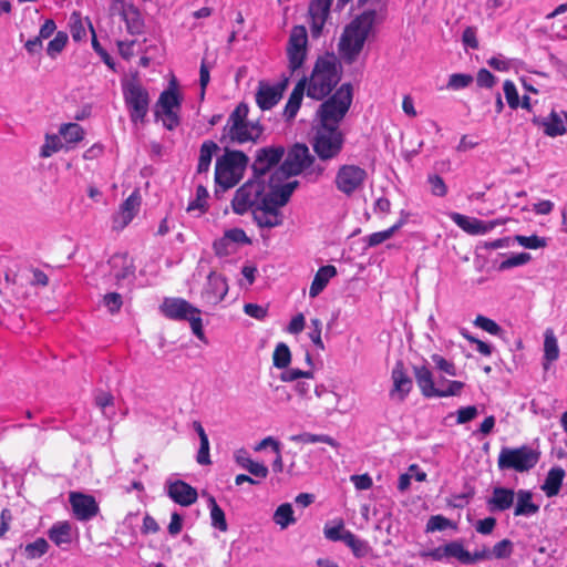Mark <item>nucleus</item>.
Returning a JSON list of instances; mask_svg holds the SVG:
<instances>
[{
	"label": "nucleus",
	"instance_id": "obj_2",
	"mask_svg": "<svg viewBox=\"0 0 567 567\" xmlns=\"http://www.w3.org/2000/svg\"><path fill=\"white\" fill-rule=\"evenodd\" d=\"M249 106L247 103H239L229 114L220 137L221 143L243 145L245 143H257L262 133L264 126L259 121H249Z\"/></svg>",
	"mask_w": 567,
	"mask_h": 567
},
{
	"label": "nucleus",
	"instance_id": "obj_11",
	"mask_svg": "<svg viewBox=\"0 0 567 567\" xmlns=\"http://www.w3.org/2000/svg\"><path fill=\"white\" fill-rule=\"evenodd\" d=\"M182 106V96L177 92L176 84L173 81L168 89L164 90L156 102L154 115L156 121L162 120L163 125L168 131L175 130L181 124L179 110Z\"/></svg>",
	"mask_w": 567,
	"mask_h": 567
},
{
	"label": "nucleus",
	"instance_id": "obj_29",
	"mask_svg": "<svg viewBox=\"0 0 567 567\" xmlns=\"http://www.w3.org/2000/svg\"><path fill=\"white\" fill-rule=\"evenodd\" d=\"M307 86V78H302L298 81L296 86L293 87L288 102L284 110V116L287 121H291L296 117L303 99V94Z\"/></svg>",
	"mask_w": 567,
	"mask_h": 567
},
{
	"label": "nucleus",
	"instance_id": "obj_34",
	"mask_svg": "<svg viewBox=\"0 0 567 567\" xmlns=\"http://www.w3.org/2000/svg\"><path fill=\"white\" fill-rule=\"evenodd\" d=\"M565 477V471L560 466L551 467L542 485V491L547 497H554L558 495L563 481Z\"/></svg>",
	"mask_w": 567,
	"mask_h": 567
},
{
	"label": "nucleus",
	"instance_id": "obj_40",
	"mask_svg": "<svg viewBox=\"0 0 567 567\" xmlns=\"http://www.w3.org/2000/svg\"><path fill=\"white\" fill-rule=\"evenodd\" d=\"M344 544L351 549L357 558H362L371 553V546L364 539L358 538L352 532L346 535Z\"/></svg>",
	"mask_w": 567,
	"mask_h": 567
},
{
	"label": "nucleus",
	"instance_id": "obj_41",
	"mask_svg": "<svg viewBox=\"0 0 567 567\" xmlns=\"http://www.w3.org/2000/svg\"><path fill=\"white\" fill-rule=\"evenodd\" d=\"M59 133L66 143L72 144L81 142L85 135L83 127L78 123L62 124Z\"/></svg>",
	"mask_w": 567,
	"mask_h": 567
},
{
	"label": "nucleus",
	"instance_id": "obj_18",
	"mask_svg": "<svg viewBox=\"0 0 567 567\" xmlns=\"http://www.w3.org/2000/svg\"><path fill=\"white\" fill-rule=\"evenodd\" d=\"M69 501L78 520L87 522L99 514V504L92 495L72 492Z\"/></svg>",
	"mask_w": 567,
	"mask_h": 567
},
{
	"label": "nucleus",
	"instance_id": "obj_61",
	"mask_svg": "<svg viewBox=\"0 0 567 567\" xmlns=\"http://www.w3.org/2000/svg\"><path fill=\"white\" fill-rule=\"evenodd\" d=\"M452 525L451 520L442 515H433L429 518L425 527L426 533L444 530Z\"/></svg>",
	"mask_w": 567,
	"mask_h": 567
},
{
	"label": "nucleus",
	"instance_id": "obj_8",
	"mask_svg": "<svg viewBox=\"0 0 567 567\" xmlns=\"http://www.w3.org/2000/svg\"><path fill=\"white\" fill-rule=\"evenodd\" d=\"M267 184L265 179L256 176L248 179L235 193L231 200V208L235 214L244 215L248 210L254 212L261 205H266Z\"/></svg>",
	"mask_w": 567,
	"mask_h": 567
},
{
	"label": "nucleus",
	"instance_id": "obj_9",
	"mask_svg": "<svg viewBox=\"0 0 567 567\" xmlns=\"http://www.w3.org/2000/svg\"><path fill=\"white\" fill-rule=\"evenodd\" d=\"M122 92L131 122L144 124L151 102L147 89L137 80H128L122 83Z\"/></svg>",
	"mask_w": 567,
	"mask_h": 567
},
{
	"label": "nucleus",
	"instance_id": "obj_7",
	"mask_svg": "<svg viewBox=\"0 0 567 567\" xmlns=\"http://www.w3.org/2000/svg\"><path fill=\"white\" fill-rule=\"evenodd\" d=\"M540 458V451L527 444L518 447H502L497 466L501 471L513 470L518 473H525L536 466Z\"/></svg>",
	"mask_w": 567,
	"mask_h": 567
},
{
	"label": "nucleus",
	"instance_id": "obj_13",
	"mask_svg": "<svg viewBox=\"0 0 567 567\" xmlns=\"http://www.w3.org/2000/svg\"><path fill=\"white\" fill-rule=\"evenodd\" d=\"M368 179V172L355 164H342L334 176L336 188L347 197L361 190Z\"/></svg>",
	"mask_w": 567,
	"mask_h": 567
},
{
	"label": "nucleus",
	"instance_id": "obj_33",
	"mask_svg": "<svg viewBox=\"0 0 567 567\" xmlns=\"http://www.w3.org/2000/svg\"><path fill=\"white\" fill-rule=\"evenodd\" d=\"M48 537L56 546L70 545L72 543V526L68 520L54 523L48 530Z\"/></svg>",
	"mask_w": 567,
	"mask_h": 567
},
{
	"label": "nucleus",
	"instance_id": "obj_44",
	"mask_svg": "<svg viewBox=\"0 0 567 567\" xmlns=\"http://www.w3.org/2000/svg\"><path fill=\"white\" fill-rule=\"evenodd\" d=\"M292 442L303 443V444H313V443H326L331 446H337V442L327 434H312V433H301L297 435H292L290 437Z\"/></svg>",
	"mask_w": 567,
	"mask_h": 567
},
{
	"label": "nucleus",
	"instance_id": "obj_52",
	"mask_svg": "<svg viewBox=\"0 0 567 567\" xmlns=\"http://www.w3.org/2000/svg\"><path fill=\"white\" fill-rule=\"evenodd\" d=\"M513 542L505 538L494 545L493 549L491 550V557L497 559H506L513 554Z\"/></svg>",
	"mask_w": 567,
	"mask_h": 567
},
{
	"label": "nucleus",
	"instance_id": "obj_60",
	"mask_svg": "<svg viewBox=\"0 0 567 567\" xmlns=\"http://www.w3.org/2000/svg\"><path fill=\"white\" fill-rule=\"evenodd\" d=\"M315 393L318 398L324 396L333 400L334 404H332L331 406H326V413L328 415H331L333 412L338 411V403L340 401V396L337 393L328 391L324 385H316Z\"/></svg>",
	"mask_w": 567,
	"mask_h": 567
},
{
	"label": "nucleus",
	"instance_id": "obj_10",
	"mask_svg": "<svg viewBox=\"0 0 567 567\" xmlns=\"http://www.w3.org/2000/svg\"><path fill=\"white\" fill-rule=\"evenodd\" d=\"M344 145V134L339 127L317 125L312 138V148L321 161L337 158Z\"/></svg>",
	"mask_w": 567,
	"mask_h": 567
},
{
	"label": "nucleus",
	"instance_id": "obj_6",
	"mask_svg": "<svg viewBox=\"0 0 567 567\" xmlns=\"http://www.w3.org/2000/svg\"><path fill=\"white\" fill-rule=\"evenodd\" d=\"M164 317L175 321H188L193 333L199 339L205 340L203 329L202 311L183 298L166 297L159 306Z\"/></svg>",
	"mask_w": 567,
	"mask_h": 567
},
{
	"label": "nucleus",
	"instance_id": "obj_19",
	"mask_svg": "<svg viewBox=\"0 0 567 567\" xmlns=\"http://www.w3.org/2000/svg\"><path fill=\"white\" fill-rule=\"evenodd\" d=\"M423 556L430 557L435 561L456 559L461 564L470 561V551L465 549L461 540H452L443 546H439L425 553Z\"/></svg>",
	"mask_w": 567,
	"mask_h": 567
},
{
	"label": "nucleus",
	"instance_id": "obj_36",
	"mask_svg": "<svg viewBox=\"0 0 567 567\" xmlns=\"http://www.w3.org/2000/svg\"><path fill=\"white\" fill-rule=\"evenodd\" d=\"M218 145L214 141H205L199 148L197 173L204 174L209 171L213 155L218 151Z\"/></svg>",
	"mask_w": 567,
	"mask_h": 567
},
{
	"label": "nucleus",
	"instance_id": "obj_3",
	"mask_svg": "<svg viewBox=\"0 0 567 567\" xmlns=\"http://www.w3.org/2000/svg\"><path fill=\"white\" fill-rule=\"evenodd\" d=\"M341 80V68L334 55L320 56L307 83V95L313 100H323Z\"/></svg>",
	"mask_w": 567,
	"mask_h": 567
},
{
	"label": "nucleus",
	"instance_id": "obj_42",
	"mask_svg": "<svg viewBox=\"0 0 567 567\" xmlns=\"http://www.w3.org/2000/svg\"><path fill=\"white\" fill-rule=\"evenodd\" d=\"M350 530L344 528V522L337 519L332 522V525L326 524L323 528L324 537L331 542H346V535Z\"/></svg>",
	"mask_w": 567,
	"mask_h": 567
},
{
	"label": "nucleus",
	"instance_id": "obj_5",
	"mask_svg": "<svg viewBox=\"0 0 567 567\" xmlns=\"http://www.w3.org/2000/svg\"><path fill=\"white\" fill-rule=\"evenodd\" d=\"M353 99L352 85L343 83L328 100L318 109V125L339 127V124L348 113Z\"/></svg>",
	"mask_w": 567,
	"mask_h": 567
},
{
	"label": "nucleus",
	"instance_id": "obj_38",
	"mask_svg": "<svg viewBox=\"0 0 567 567\" xmlns=\"http://www.w3.org/2000/svg\"><path fill=\"white\" fill-rule=\"evenodd\" d=\"M208 508L210 514L212 526L220 532L228 529L225 512L217 504L214 496L208 497Z\"/></svg>",
	"mask_w": 567,
	"mask_h": 567
},
{
	"label": "nucleus",
	"instance_id": "obj_22",
	"mask_svg": "<svg viewBox=\"0 0 567 567\" xmlns=\"http://www.w3.org/2000/svg\"><path fill=\"white\" fill-rule=\"evenodd\" d=\"M451 220L457 225L462 230L470 235H481L492 230L499 221H483L474 217H468L460 213H451Z\"/></svg>",
	"mask_w": 567,
	"mask_h": 567
},
{
	"label": "nucleus",
	"instance_id": "obj_46",
	"mask_svg": "<svg viewBox=\"0 0 567 567\" xmlns=\"http://www.w3.org/2000/svg\"><path fill=\"white\" fill-rule=\"evenodd\" d=\"M208 190L205 186L198 185L196 188V197L188 203L187 212L198 210L204 214L207 209Z\"/></svg>",
	"mask_w": 567,
	"mask_h": 567
},
{
	"label": "nucleus",
	"instance_id": "obj_58",
	"mask_svg": "<svg viewBox=\"0 0 567 567\" xmlns=\"http://www.w3.org/2000/svg\"><path fill=\"white\" fill-rule=\"evenodd\" d=\"M213 249L219 257H226L236 251V247L227 239L225 235L214 241Z\"/></svg>",
	"mask_w": 567,
	"mask_h": 567
},
{
	"label": "nucleus",
	"instance_id": "obj_28",
	"mask_svg": "<svg viewBox=\"0 0 567 567\" xmlns=\"http://www.w3.org/2000/svg\"><path fill=\"white\" fill-rule=\"evenodd\" d=\"M542 125L547 136L556 137L567 134V112L551 111L547 117L543 118Z\"/></svg>",
	"mask_w": 567,
	"mask_h": 567
},
{
	"label": "nucleus",
	"instance_id": "obj_20",
	"mask_svg": "<svg viewBox=\"0 0 567 567\" xmlns=\"http://www.w3.org/2000/svg\"><path fill=\"white\" fill-rule=\"evenodd\" d=\"M391 379L393 386L390 390V398L403 402L413 388V381L409 377L402 360L395 362Z\"/></svg>",
	"mask_w": 567,
	"mask_h": 567
},
{
	"label": "nucleus",
	"instance_id": "obj_4",
	"mask_svg": "<svg viewBox=\"0 0 567 567\" xmlns=\"http://www.w3.org/2000/svg\"><path fill=\"white\" fill-rule=\"evenodd\" d=\"M248 163L249 157L244 152L225 147L224 154L217 158L215 165L217 187L227 190L237 185L244 177Z\"/></svg>",
	"mask_w": 567,
	"mask_h": 567
},
{
	"label": "nucleus",
	"instance_id": "obj_51",
	"mask_svg": "<svg viewBox=\"0 0 567 567\" xmlns=\"http://www.w3.org/2000/svg\"><path fill=\"white\" fill-rule=\"evenodd\" d=\"M87 25H89V30L92 33V48H93V50L101 56L103 62L110 69L114 70V65H115L114 61H113L112 56L107 53V51L105 49H103L102 45L100 44V42L97 41L96 34H95V30H94V28L92 25L91 20H87Z\"/></svg>",
	"mask_w": 567,
	"mask_h": 567
},
{
	"label": "nucleus",
	"instance_id": "obj_21",
	"mask_svg": "<svg viewBox=\"0 0 567 567\" xmlns=\"http://www.w3.org/2000/svg\"><path fill=\"white\" fill-rule=\"evenodd\" d=\"M228 292L226 278L215 271L207 276V282L203 291V298L207 303L217 305L224 300Z\"/></svg>",
	"mask_w": 567,
	"mask_h": 567
},
{
	"label": "nucleus",
	"instance_id": "obj_55",
	"mask_svg": "<svg viewBox=\"0 0 567 567\" xmlns=\"http://www.w3.org/2000/svg\"><path fill=\"white\" fill-rule=\"evenodd\" d=\"M474 324L493 336H499L502 332V328L498 323L482 315L475 318Z\"/></svg>",
	"mask_w": 567,
	"mask_h": 567
},
{
	"label": "nucleus",
	"instance_id": "obj_53",
	"mask_svg": "<svg viewBox=\"0 0 567 567\" xmlns=\"http://www.w3.org/2000/svg\"><path fill=\"white\" fill-rule=\"evenodd\" d=\"M473 82V76L465 73H453L450 75L447 89L457 91L467 87Z\"/></svg>",
	"mask_w": 567,
	"mask_h": 567
},
{
	"label": "nucleus",
	"instance_id": "obj_32",
	"mask_svg": "<svg viewBox=\"0 0 567 567\" xmlns=\"http://www.w3.org/2000/svg\"><path fill=\"white\" fill-rule=\"evenodd\" d=\"M517 502L514 509L515 516L529 517L539 512V506L533 502V493L528 489H519L516 493Z\"/></svg>",
	"mask_w": 567,
	"mask_h": 567
},
{
	"label": "nucleus",
	"instance_id": "obj_30",
	"mask_svg": "<svg viewBox=\"0 0 567 567\" xmlns=\"http://www.w3.org/2000/svg\"><path fill=\"white\" fill-rule=\"evenodd\" d=\"M334 276H337V268L334 266L327 265L320 267L315 275L309 289L310 298H316L319 296L324 290L330 279Z\"/></svg>",
	"mask_w": 567,
	"mask_h": 567
},
{
	"label": "nucleus",
	"instance_id": "obj_59",
	"mask_svg": "<svg viewBox=\"0 0 567 567\" xmlns=\"http://www.w3.org/2000/svg\"><path fill=\"white\" fill-rule=\"evenodd\" d=\"M431 360L437 370L446 373L447 375L455 377L457 374L455 364L442 355L437 353L432 354Z\"/></svg>",
	"mask_w": 567,
	"mask_h": 567
},
{
	"label": "nucleus",
	"instance_id": "obj_27",
	"mask_svg": "<svg viewBox=\"0 0 567 567\" xmlns=\"http://www.w3.org/2000/svg\"><path fill=\"white\" fill-rule=\"evenodd\" d=\"M252 217L261 228H274L282 224V215L279 209L267 203L266 205L259 206L257 209L255 208Z\"/></svg>",
	"mask_w": 567,
	"mask_h": 567
},
{
	"label": "nucleus",
	"instance_id": "obj_17",
	"mask_svg": "<svg viewBox=\"0 0 567 567\" xmlns=\"http://www.w3.org/2000/svg\"><path fill=\"white\" fill-rule=\"evenodd\" d=\"M288 82V78H284L276 84H269L266 81H260L256 92V103L259 109L267 111L276 106L287 89Z\"/></svg>",
	"mask_w": 567,
	"mask_h": 567
},
{
	"label": "nucleus",
	"instance_id": "obj_56",
	"mask_svg": "<svg viewBox=\"0 0 567 567\" xmlns=\"http://www.w3.org/2000/svg\"><path fill=\"white\" fill-rule=\"evenodd\" d=\"M62 147L61 141L56 135H47L45 143L42 145L40 156L43 158L50 157L59 152Z\"/></svg>",
	"mask_w": 567,
	"mask_h": 567
},
{
	"label": "nucleus",
	"instance_id": "obj_16",
	"mask_svg": "<svg viewBox=\"0 0 567 567\" xmlns=\"http://www.w3.org/2000/svg\"><path fill=\"white\" fill-rule=\"evenodd\" d=\"M285 152L286 150L281 145L259 148L256 153V158L251 166L254 176L264 179V176L272 167L279 164L285 155Z\"/></svg>",
	"mask_w": 567,
	"mask_h": 567
},
{
	"label": "nucleus",
	"instance_id": "obj_54",
	"mask_svg": "<svg viewBox=\"0 0 567 567\" xmlns=\"http://www.w3.org/2000/svg\"><path fill=\"white\" fill-rule=\"evenodd\" d=\"M309 329H310V331L308 332V336H309L310 340L313 342V344L318 349L324 350V344H323V341L321 339V330H322V322H321V320L318 319V318L311 319L310 320Z\"/></svg>",
	"mask_w": 567,
	"mask_h": 567
},
{
	"label": "nucleus",
	"instance_id": "obj_64",
	"mask_svg": "<svg viewBox=\"0 0 567 567\" xmlns=\"http://www.w3.org/2000/svg\"><path fill=\"white\" fill-rule=\"evenodd\" d=\"M427 183L431 186V193L434 196L443 197L447 194V186L443 178L436 174L429 175Z\"/></svg>",
	"mask_w": 567,
	"mask_h": 567
},
{
	"label": "nucleus",
	"instance_id": "obj_45",
	"mask_svg": "<svg viewBox=\"0 0 567 567\" xmlns=\"http://www.w3.org/2000/svg\"><path fill=\"white\" fill-rule=\"evenodd\" d=\"M69 35L64 31H58L54 38L47 45V54L51 59H55L66 47Z\"/></svg>",
	"mask_w": 567,
	"mask_h": 567
},
{
	"label": "nucleus",
	"instance_id": "obj_50",
	"mask_svg": "<svg viewBox=\"0 0 567 567\" xmlns=\"http://www.w3.org/2000/svg\"><path fill=\"white\" fill-rule=\"evenodd\" d=\"M49 549V544L44 538H38L24 547L25 556L29 559H35L43 556Z\"/></svg>",
	"mask_w": 567,
	"mask_h": 567
},
{
	"label": "nucleus",
	"instance_id": "obj_15",
	"mask_svg": "<svg viewBox=\"0 0 567 567\" xmlns=\"http://www.w3.org/2000/svg\"><path fill=\"white\" fill-rule=\"evenodd\" d=\"M307 43L308 37L306 28L303 25L293 27L287 45L289 69L292 73L300 69L305 62Z\"/></svg>",
	"mask_w": 567,
	"mask_h": 567
},
{
	"label": "nucleus",
	"instance_id": "obj_37",
	"mask_svg": "<svg viewBox=\"0 0 567 567\" xmlns=\"http://www.w3.org/2000/svg\"><path fill=\"white\" fill-rule=\"evenodd\" d=\"M87 17L85 19L82 18L81 13L74 11L70 16L69 27L71 37L74 42H81L86 40V29H89Z\"/></svg>",
	"mask_w": 567,
	"mask_h": 567
},
{
	"label": "nucleus",
	"instance_id": "obj_12",
	"mask_svg": "<svg viewBox=\"0 0 567 567\" xmlns=\"http://www.w3.org/2000/svg\"><path fill=\"white\" fill-rule=\"evenodd\" d=\"M413 372L417 386L425 398H447L458 395L465 384L461 381H449L447 388L435 386L432 371L426 365H414Z\"/></svg>",
	"mask_w": 567,
	"mask_h": 567
},
{
	"label": "nucleus",
	"instance_id": "obj_1",
	"mask_svg": "<svg viewBox=\"0 0 567 567\" xmlns=\"http://www.w3.org/2000/svg\"><path fill=\"white\" fill-rule=\"evenodd\" d=\"M375 10H365L357 16L343 30L339 40V53L346 63L352 64L361 53L367 39L373 31Z\"/></svg>",
	"mask_w": 567,
	"mask_h": 567
},
{
	"label": "nucleus",
	"instance_id": "obj_47",
	"mask_svg": "<svg viewBox=\"0 0 567 567\" xmlns=\"http://www.w3.org/2000/svg\"><path fill=\"white\" fill-rule=\"evenodd\" d=\"M290 361L291 352L289 347L284 342L278 343L272 355L274 365L278 369H286L290 364Z\"/></svg>",
	"mask_w": 567,
	"mask_h": 567
},
{
	"label": "nucleus",
	"instance_id": "obj_62",
	"mask_svg": "<svg viewBox=\"0 0 567 567\" xmlns=\"http://www.w3.org/2000/svg\"><path fill=\"white\" fill-rule=\"evenodd\" d=\"M227 239L236 247V245H250L251 240L241 228H231L225 231Z\"/></svg>",
	"mask_w": 567,
	"mask_h": 567
},
{
	"label": "nucleus",
	"instance_id": "obj_24",
	"mask_svg": "<svg viewBox=\"0 0 567 567\" xmlns=\"http://www.w3.org/2000/svg\"><path fill=\"white\" fill-rule=\"evenodd\" d=\"M167 495L177 504L182 506H190L197 501V491L188 483L176 480L166 483Z\"/></svg>",
	"mask_w": 567,
	"mask_h": 567
},
{
	"label": "nucleus",
	"instance_id": "obj_63",
	"mask_svg": "<svg viewBox=\"0 0 567 567\" xmlns=\"http://www.w3.org/2000/svg\"><path fill=\"white\" fill-rule=\"evenodd\" d=\"M313 372L312 371H303L297 368L287 369L284 371L280 375V380L284 382H293L298 379H312Z\"/></svg>",
	"mask_w": 567,
	"mask_h": 567
},
{
	"label": "nucleus",
	"instance_id": "obj_57",
	"mask_svg": "<svg viewBox=\"0 0 567 567\" xmlns=\"http://www.w3.org/2000/svg\"><path fill=\"white\" fill-rule=\"evenodd\" d=\"M503 90L508 106L513 110L517 109L519 105V96L514 82L506 80L503 84Z\"/></svg>",
	"mask_w": 567,
	"mask_h": 567
},
{
	"label": "nucleus",
	"instance_id": "obj_43",
	"mask_svg": "<svg viewBox=\"0 0 567 567\" xmlns=\"http://www.w3.org/2000/svg\"><path fill=\"white\" fill-rule=\"evenodd\" d=\"M559 357L557 339L551 329H547L544 340V360L548 363L556 361Z\"/></svg>",
	"mask_w": 567,
	"mask_h": 567
},
{
	"label": "nucleus",
	"instance_id": "obj_39",
	"mask_svg": "<svg viewBox=\"0 0 567 567\" xmlns=\"http://www.w3.org/2000/svg\"><path fill=\"white\" fill-rule=\"evenodd\" d=\"M274 522L280 526L281 529H286L290 525L296 523L293 516V508L290 503H284L277 507L272 516Z\"/></svg>",
	"mask_w": 567,
	"mask_h": 567
},
{
	"label": "nucleus",
	"instance_id": "obj_31",
	"mask_svg": "<svg viewBox=\"0 0 567 567\" xmlns=\"http://www.w3.org/2000/svg\"><path fill=\"white\" fill-rule=\"evenodd\" d=\"M141 198L137 192L132 193L121 205V210L115 218V223H120L121 228L127 226L138 210Z\"/></svg>",
	"mask_w": 567,
	"mask_h": 567
},
{
	"label": "nucleus",
	"instance_id": "obj_49",
	"mask_svg": "<svg viewBox=\"0 0 567 567\" xmlns=\"http://www.w3.org/2000/svg\"><path fill=\"white\" fill-rule=\"evenodd\" d=\"M514 240L524 248L527 249H538L547 246V239L545 237H539L537 235L532 236H523L516 235Z\"/></svg>",
	"mask_w": 567,
	"mask_h": 567
},
{
	"label": "nucleus",
	"instance_id": "obj_23",
	"mask_svg": "<svg viewBox=\"0 0 567 567\" xmlns=\"http://www.w3.org/2000/svg\"><path fill=\"white\" fill-rule=\"evenodd\" d=\"M332 0H312L309 6L310 30L313 38H318L330 13Z\"/></svg>",
	"mask_w": 567,
	"mask_h": 567
},
{
	"label": "nucleus",
	"instance_id": "obj_48",
	"mask_svg": "<svg viewBox=\"0 0 567 567\" xmlns=\"http://www.w3.org/2000/svg\"><path fill=\"white\" fill-rule=\"evenodd\" d=\"M532 260V256L528 252H518L509 256L508 258L504 259L498 265V270L504 271L508 270L515 267L524 266L528 264Z\"/></svg>",
	"mask_w": 567,
	"mask_h": 567
},
{
	"label": "nucleus",
	"instance_id": "obj_14",
	"mask_svg": "<svg viewBox=\"0 0 567 567\" xmlns=\"http://www.w3.org/2000/svg\"><path fill=\"white\" fill-rule=\"evenodd\" d=\"M315 163V157L310 154L306 144L297 143L287 153L285 161L280 166L282 175L297 176Z\"/></svg>",
	"mask_w": 567,
	"mask_h": 567
},
{
	"label": "nucleus",
	"instance_id": "obj_35",
	"mask_svg": "<svg viewBox=\"0 0 567 567\" xmlns=\"http://www.w3.org/2000/svg\"><path fill=\"white\" fill-rule=\"evenodd\" d=\"M235 460L239 466L247 470L255 477L266 478L269 473L266 465L252 461L245 450L237 451L235 454Z\"/></svg>",
	"mask_w": 567,
	"mask_h": 567
},
{
	"label": "nucleus",
	"instance_id": "obj_25",
	"mask_svg": "<svg viewBox=\"0 0 567 567\" xmlns=\"http://www.w3.org/2000/svg\"><path fill=\"white\" fill-rule=\"evenodd\" d=\"M298 185V181L288 182L281 186L267 185L266 203L279 209V207L285 206L289 202Z\"/></svg>",
	"mask_w": 567,
	"mask_h": 567
},
{
	"label": "nucleus",
	"instance_id": "obj_26",
	"mask_svg": "<svg viewBox=\"0 0 567 567\" xmlns=\"http://www.w3.org/2000/svg\"><path fill=\"white\" fill-rule=\"evenodd\" d=\"M516 493L507 487H494L492 496L487 499L489 512H505L509 509L515 499Z\"/></svg>",
	"mask_w": 567,
	"mask_h": 567
}]
</instances>
